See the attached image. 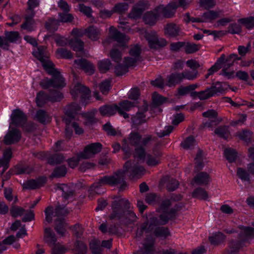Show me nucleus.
I'll list each match as a JSON object with an SVG mask.
<instances>
[{"mask_svg":"<svg viewBox=\"0 0 254 254\" xmlns=\"http://www.w3.org/2000/svg\"><path fill=\"white\" fill-rule=\"evenodd\" d=\"M237 175L242 181L249 182V175L245 169L238 168L237 171Z\"/></svg>","mask_w":254,"mask_h":254,"instance_id":"338daca9","label":"nucleus"},{"mask_svg":"<svg viewBox=\"0 0 254 254\" xmlns=\"http://www.w3.org/2000/svg\"><path fill=\"white\" fill-rule=\"evenodd\" d=\"M69 45L73 50L76 52H82L84 43L78 39H73L69 42Z\"/></svg>","mask_w":254,"mask_h":254,"instance_id":"37998d69","label":"nucleus"},{"mask_svg":"<svg viewBox=\"0 0 254 254\" xmlns=\"http://www.w3.org/2000/svg\"><path fill=\"white\" fill-rule=\"evenodd\" d=\"M21 137V133L19 130L16 128H12L5 135L4 142L7 145L13 144L18 142Z\"/></svg>","mask_w":254,"mask_h":254,"instance_id":"f3484780","label":"nucleus"},{"mask_svg":"<svg viewBox=\"0 0 254 254\" xmlns=\"http://www.w3.org/2000/svg\"><path fill=\"white\" fill-rule=\"evenodd\" d=\"M145 171L144 167L135 159L127 161L125 164L123 170H119L112 175L101 178L90 187L89 191L99 194L101 192L98 191V189L106 185L111 186L119 185V190H123L127 187L125 181L126 173H128L131 178H138L143 175Z\"/></svg>","mask_w":254,"mask_h":254,"instance_id":"f257e3e1","label":"nucleus"},{"mask_svg":"<svg viewBox=\"0 0 254 254\" xmlns=\"http://www.w3.org/2000/svg\"><path fill=\"white\" fill-rule=\"evenodd\" d=\"M154 235L161 239H165L167 237L170 235V233L168 228L160 227L156 228L154 232Z\"/></svg>","mask_w":254,"mask_h":254,"instance_id":"f704fd0d","label":"nucleus"},{"mask_svg":"<svg viewBox=\"0 0 254 254\" xmlns=\"http://www.w3.org/2000/svg\"><path fill=\"white\" fill-rule=\"evenodd\" d=\"M242 242L231 241L229 244V249L224 252V254H237L242 247Z\"/></svg>","mask_w":254,"mask_h":254,"instance_id":"473e14b6","label":"nucleus"},{"mask_svg":"<svg viewBox=\"0 0 254 254\" xmlns=\"http://www.w3.org/2000/svg\"><path fill=\"white\" fill-rule=\"evenodd\" d=\"M179 27L174 23H169L164 28L165 34L171 37L179 35Z\"/></svg>","mask_w":254,"mask_h":254,"instance_id":"c85d7f7f","label":"nucleus"},{"mask_svg":"<svg viewBox=\"0 0 254 254\" xmlns=\"http://www.w3.org/2000/svg\"><path fill=\"white\" fill-rule=\"evenodd\" d=\"M22 29L28 31H32L35 29V22L32 17H27L25 22L21 25Z\"/></svg>","mask_w":254,"mask_h":254,"instance_id":"a18cd8bd","label":"nucleus"},{"mask_svg":"<svg viewBox=\"0 0 254 254\" xmlns=\"http://www.w3.org/2000/svg\"><path fill=\"white\" fill-rule=\"evenodd\" d=\"M71 94L75 98L78 95H80L82 98L81 101L83 102V99H89L90 90L89 89L81 84V83H77L74 87L71 89Z\"/></svg>","mask_w":254,"mask_h":254,"instance_id":"2eb2a0df","label":"nucleus"},{"mask_svg":"<svg viewBox=\"0 0 254 254\" xmlns=\"http://www.w3.org/2000/svg\"><path fill=\"white\" fill-rule=\"evenodd\" d=\"M128 9V4L126 2H121L116 4L112 10L102 9L100 13L102 15L111 16L114 13L123 14Z\"/></svg>","mask_w":254,"mask_h":254,"instance_id":"ddd939ff","label":"nucleus"},{"mask_svg":"<svg viewBox=\"0 0 254 254\" xmlns=\"http://www.w3.org/2000/svg\"><path fill=\"white\" fill-rule=\"evenodd\" d=\"M58 5L65 13L64 16H72L70 14H67L70 10V7L65 1L60 0L58 3Z\"/></svg>","mask_w":254,"mask_h":254,"instance_id":"69168bd1","label":"nucleus"},{"mask_svg":"<svg viewBox=\"0 0 254 254\" xmlns=\"http://www.w3.org/2000/svg\"><path fill=\"white\" fill-rule=\"evenodd\" d=\"M203 116L208 118V121L206 122L204 125L205 127H211L218 125L221 121V119L217 118V113L213 110H210L203 113Z\"/></svg>","mask_w":254,"mask_h":254,"instance_id":"dca6fc26","label":"nucleus"},{"mask_svg":"<svg viewBox=\"0 0 254 254\" xmlns=\"http://www.w3.org/2000/svg\"><path fill=\"white\" fill-rule=\"evenodd\" d=\"M254 226V222L253 223ZM254 236V228L243 227L240 234V237L242 239L247 240L249 237Z\"/></svg>","mask_w":254,"mask_h":254,"instance_id":"4c0bfd02","label":"nucleus"},{"mask_svg":"<svg viewBox=\"0 0 254 254\" xmlns=\"http://www.w3.org/2000/svg\"><path fill=\"white\" fill-rule=\"evenodd\" d=\"M35 117L39 122L43 124L50 122L51 120L49 115L43 110L37 111Z\"/></svg>","mask_w":254,"mask_h":254,"instance_id":"e433bc0d","label":"nucleus"},{"mask_svg":"<svg viewBox=\"0 0 254 254\" xmlns=\"http://www.w3.org/2000/svg\"><path fill=\"white\" fill-rule=\"evenodd\" d=\"M110 57L113 61L119 63L122 60V54L118 49L113 48L110 51Z\"/></svg>","mask_w":254,"mask_h":254,"instance_id":"4d7b16f0","label":"nucleus"},{"mask_svg":"<svg viewBox=\"0 0 254 254\" xmlns=\"http://www.w3.org/2000/svg\"><path fill=\"white\" fill-rule=\"evenodd\" d=\"M46 182L45 177H41L36 180H31L27 181L23 185L25 189H36L42 187Z\"/></svg>","mask_w":254,"mask_h":254,"instance_id":"4be33fe9","label":"nucleus"},{"mask_svg":"<svg viewBox=\"0 0 254 254\" xmlns=\"http://www.w3.org/2000/svg\"><path fill=\"white\" fill-rule=\"evenodd\" d=\"M132 121L134 124L139 125L146 122L145 116L143 113H137L132 118Z\"/></svg>","mask_w":254,"mask_h":254,"instance_id":"0e129e2a","label":"nucleus"},{"mask_svg":"<svg viewBox=\"0 0 254 254\" xmlns=\"http://www.w3.org/2000/svg\"><path fill=\"white\" fill-rule=\"evenodd\" d=\"M57 189L62 191V196L65 199H67L74 195V190L71 187L67 185H58L57 187Z\"/></svg>","mask_w":254,"mask_h":254,"instance_id":"c756f323","label":"nucleus"},{"mask_svg":"<svg viewBox=\"0 0 254 254\" xmlns=\"http://www.w3.org/2000/svg\"><path fill=\"white\" fill-rule=\"evenodd\" d=\"M102 145L98 142L91 143L85 147L83 151L79 153V157L88 159L101 151Z\"/></svg>","mask_w":254,"mask_h":254,"instance_id":"9b49d317","label":"nucleus"},{"mask_svg":"<svg viewBox=\"0 0 254 254\" xmlns=\"http://www.w3.org/2000/svg\"><path fill=\"white\" fill-rule=\"evenodd\" d=\"M155 238L152 236L147 235L143 244V254H154Z\"/></svg>","mask_w":254,"mask_h":254,"instance_id":"aec40b11","label":"nucleus"},{"mask_svg":"<svg viewBox=\"0 0 254 254\" xmlns=\"http://www.w3.org/2000/svg\"><path fill=\"white\" fill-rule=\"evenodd\" d=\"M110 37L106 39L103 42L104 45L110 43L112 39L117 41L121 47H125L126 44L129 40V38L126 35L118 31L113 26H111L109 29Z\"/></svg>","mask_w":254,"mask_h":254,"instance_id":"6e6552de","label":"nucleus"},{"mask_svg":"<svg viewBox=\"0 0 254 254\" xmlns=\"http://www.w3.org/2000/svg\"><path fill=\"white\" fill-rule=\"evenodd\" d=\"M193 181L198 185H206L210 182V178L207 173L201 172L196 175L193 178Z\"/></svg>","mask_w":254,"mask_h":254,"instance_id":"a878e982","label":"nucleus"},{"mask_svg":"<svg viewBox=\"0 0 254 254\" xmlns=\"http://www.w3.org/2000/svg\"><path fill=\"white\" fill-rule=\"evenodd\" d=\"M181 199L179 196L177 198H171V199H166L162 201L158 209L159 212L162 213L160 216L161 221L156 217H152L149 220L142 224L138 227L136 231L134 239L137 241H140L143 237L144 233L146 234L151 231L154 227L160 224H164L168 221L175 216L177 209L172 207V199L178 200Z\"/></svg>","mask_w":254,"mask_h":254,"instance_id":"f03ea898","label":"nucleus"},{"mask_svg":"<svg viewBox=\"0 0 254 254\" xmlns=\"http://www.w3.org/2000/svg\"><path fill=\"white\" fill-rule=\"evenodd\" d=\"M25 212V210L24 208L15 205L12 206L10 209V214L13 217L21 216Z\"/></svg>","mask_w":254,"mask_h":254,"instance_id":"13d9d810","label":"nucleus"},{"mask_svg":"<svg viewBox=\"0 0 254 254\" xmlns=\"http://www.w3.org/2000/svg\"><path fill=\"white\" fill-rule=\"evenodd\" d=\"M183 80V74L181 72L173 73L167 76L166 85L169 87L174 86Z\"/></svg>","mask_w":254,"mask_h":254,"instance_id":"5701e85b","label":"nucleus"},{"mask_svg":"<svg viewBox=\"0 0 254 254\" xmlns=\"http://www.w3.org/2000/svg\"><path fill=\"white\" fill-rule=\"evenodd\" d=\"M46 50L45 47H40L36 51L33 52V55L41 62L43 67L49 74L55 75V74H57V72L53 69L54 64L49 60Z\"/></svg>","mask_w":254,"mask_h":254,"instance_id":"39448f33","label":"nucleus"},{"mask_svg":"<svg viewBox=\"0 0 254 254\" xmlns=\"http://www.w3.org/2000/svg\"><path fill=\"white\" fill-rule=\"evenodd\" d=\"M28 9L27 10L28 16H33L36 13L34 11V8L39 4V0H28Z\"/></svg>","mask_w":254,"mask_h":254,"instance_id":"603ef678","label":"nucleus"},{"mask_svg":"<svg viewBox=\"0 0 254 254\" xmlns=\"http://www.w3.org/2000/svg\"><path fill=\"white\" fill-rule=\"evenodd\" d=\"M196 144L194 137L189 136L181 143V146L185 149H191Z\"/></svg>","mask_w":254,"mask_h":254,"instance_id":"8fccbe9b","label":"nucleus"},{"mask_svg":"<svg viewBox=\"0 0 254 254\" xmlns=\"http://www.w3.org/2000/svg\"><path fill=\"white\" fill-rule=\"evenodd\" d=\"M80 110V107L77 104L73 103L69 104L64 109L65 114L67 117L64 118H67L71 121L74 118V115L77 113Z\"/></svg>","mask_w":254,"mask_h":254,"instance_id":"b1692460","label":"nucleus"},{"mask_svg":"<svg viewBox=\"0 0 254 254\" xmlns=\"http://www.w3.org/2000/svg\"><path fill=\"white\" fill-rule=\"evenodd\" d=\"M51 248H52V254H64L65 252L64 247L60 243H57Z\"/></svg>","mask_w":254,"mask_h":254,"instance_id":"774afa93","label":"nucleus"},{"mask_svg":"<svg viewBox=\"0 0 254 254\" xmlns=\"http://www.w3.org/2000/svg\"><path fill=\"white\" fill-rule=\"evenodd\" d=\"M184 50L187 54H191L196 52L199 50V47L197 45L194 43H185Z\"/></svg>","mask_w":254,"mask_h":254,"instance_id":"e2e57ef3","label":"nucleus"},{"mask_svg":"<svg viewBox=\"0 0 254 254\" xmlns=\"http://www.w3.org/2000/svg\"><path fill=\"white\" fill-rule=\"evenodd\" d=\"M74 63L88 75H91L95 71V67L93 64L85 59H79L74 61Z\"/></svg>","mask_w":254,"mask_h":254,"instance_id":"6ab92c4d","label":"nucleus"},{"mask_svg":"<svg viewBox=\"0 0 254 254\" xmlns=\"http://www.w3.org/2000/svg\"><path fill=\"white\" fill-rule=\"evenodd\" d=\"M5 36L7 39L8 42L11 43H16L20 39L19 34L17 31H6L5 32Z\"/></svg>","mask_w":254,"mask_h":254,"instance_id":"09e8293b","label":"nucleus"},{"mask_svg":"<svg viewBox=\"0 0 254 254\" xmlns=\"http://www.w3.org/2000/svg\"><path fill=\"white\" fill-rule=\"evenodd\" d=\"M89 246L93 254H101L102 250L100 247V241L94 239L90 241Z\"/></svg>","mask_w":254,"mask_h":254,"instance_id":"a19ab883","label":"nucleus"},{"mask_svg":"<svg viewBox=\"0 0 254 254\" xmlns=\"http://www.w3.org/2000/svg\"><path fill=\"white\" fill-rule=\"evenodd\" d=\"M193 197L205 200L208 198L207 192L202 188H198L195 189L192 194Z\"/></svg>","mask_w":254,"mask_h":254,"instance_id":"864d4df0","label":"nucleus"},{"mask_svg":"<svg viewBox=\"0 0 254 254\" xmlns=\"http://www.w3.org/2000/svg\"><path fill=\"white\" fill-rule=\"evenodd\" d=\"M225 239V235L220 232L213 233L212 236L209 237L211 244L214 245H218L223 242Z\"/></svg>","mask_w":254,"mask_h":254,"instance_id":"72a5a7b5","label":"nucleus"},{"mask_svg":"<svg viewBox=\"0 0 254 254\" xmlns=\"http://www.w3.org/2000/svg\"><path fill=\"white\" fill-rule=\"evenodd\" d=\"M149 47L152 49H158L166 46V40L162 38H159L156 32L154 31L145 34Z\"/></svg>","mask_w":254,"mask_h":254,"instance_id":"1a4fd4ad","label":"nucleus"},{"mask_svg":"<svg viewBox=\"0 0 254 254\" xmlns=\"http://www.w3.org/2000/svg\"><path fill=\"white\" fill-rule=\"evenodd\" d=\"M99 112L102 116H111L118 112V106L117 105H106L100 108Z\"/></svg>","mask_w":254,"mask_h":254,"instance_id":"bb28decb","label":"nucleus"},{"mask_svg":"<svg viewBox=\"0 0 254 254\" xmlns=\"http://www.w3.org/2000/svg\"><path fill=\"white\" fill-rule=\"evenodd\" d=\"M130 204L126 199L115 201L112 204L113 212L110 216L111 219L120 220L126 224L136 221V216L132 210L129 209Z\"/></svg>","mask_w":254,"mask_h":254,"instance_id":"7ed1b4c3","label":"nucleus"},{"mask_svg":"<svg viewBox=\"0 0 254 254\" xmlns=\"http://www.w3.org/2000/svg\"><path fill=\"white\" fill-rule=\"evenodd\" d=\"M65 223L63 218H59L56 220L55 229L57 233L61 236H64L65 233Z\"/></svg>","mask_w":254,"mask_h":254,"instance_id":"58836bf2","label":"nucleus"},{"mask_svg":"<svg viewBox=\"0 0 254 254\" xmlns=\"http://www.w3.org/2000/svg\"><path fill=\"white\" fill-rule=\"evenodd\" d=\"M44 241L51 247L57 244L56 235L50 228L45 229Z\"/></svg>","mask_w":254,"mask_h":254,"instance_id":"cd10ccee","label":"nucleus"},{"mask_svg":"<svg viewBox=\"0 0 254 254\" xmlns=\"http://www.w3.org/2000/svg\"><path fill=\"white\" fill-rule=\"evenodd\" d=\"M181 73L183 74V80H193L198 76V72L197 70H192L191 71L186 70Z\"/></svg>","mask_w":254,"mask_h":254,"instance_id":"79ce46f5","label":"nucleus"},{"mask_svg":"<svg viewBox=\"0 0 254 254\" xmlns=\"http://www.w3.org/2000/svg\"><path fill=\"white\" fill-rule=\"evenodd\" d=\"M146 155L145 149L142 146H139L135 148L134 154L135 158H137L140 160L144 161Z\"/></svg>","mask_w":254,"mask_h":254,"instance_id":"6e6d98bb","label":"nucleus"},{"mask_svg":"<svg viewBox=\"0 0 254 254\" xmlns=\"http://www.w3.org/2000/svg\"><path fill=\"white\" fill-rule=\"evenodd\" d=\"M134 102H130L128 100H125L119 104V107L118 106V112L124 118H128V115L125 111H128L130 109L135 106Z\"/></svg>","mask_w":254,"mask_h":254,"instance_id":"412c9836","label":"nucleus"},{"mask_svg":"<svg viewBox=\"0 0 254 254\" xmlns=\"http://www.w3.org/2000/svg\"><path fill=\"white\" fill-rule=\"evenodd\" d=\"M214 133L219 137L227 139L230 136V131L228 126H220L215 129Z\"/></svg>","mask_w":254,"mask_h":254,"instance_id":"c9c22d12","label":"nucleus"},{"mask_svg":"<svg viewBox=\"0 0 254 254\" xmlns=\"http://www.w3.org/2000/svg\"><path fill=\"white\" fill-rule=\"evenodd\" d=\"M225 60V56L224 54L218 59L216 63L212 66L208 70V73L205 75V78H207L209 76L212 75L214 72L217 71L221 68V64H223Z\"/></svg>","mask_w":254,"mask_h":254,"instance_id":"2f4dec72","label":"nucleus"},{"mask_svg":"<svg viewBox=\"0 0 254 254\" xmlns=\"http://www.w3.org/2000/svg\"><path fill=\"white\" fill-rule=\"evenodd\" d=\"M53 69L55 70L57 74L55 75L50 74L53 76V79H49L48 78H45L40 82V85L42 88L44 89L49 88L51 87L61 88L65 86V82L64 79L60 74V72L53 67Z\"/></svg>","mask_w":254,"mask_h":254,"instance_id":"423d86ee","label":"nucleus"},{"mask_svg":"<svg viewBox=\"0 0 254 254\" xmlns=\"http://www.w3.org/2000/svg\"><path fill=\"white\" fill-rule=\"evenodd\" d=\"M57 56L58 58L71 59L72 57L71 52L65 49H58L56 51Z\"/></svg>","mask_w":254,"mask_h":254,"instance_id":"052dcab7","label":"nucleus"},{"mask_svg":"<svg viewBox=\"0 0 254 254\" xmlns=\"http://www.w3.org/2000/svg\"><path fill=\"white\" fill-rule=\"evenodd\" d=\"M12 157V152L10 148L4 150L3 156L0 157V167H3V173L9 167V162Z\"/></svg>","mask_w":254,"mask_h":254,"instance_id":"393cba45","label":"nucleus"},{"mask_svg":"<svg viewBox=\"0 0 254 254\" xmlns=\"http://www.w3.org/2000/svg\"><path fill=\"white\" fill-rule=\"evenodd\" d=\"M224 155L229 162H233L237 157V153L235 150L229 148L225 149Z\"/></svg>","mask_w":254,"mask_h":254,"instance_id":"c03bdc74","label":"nucleus"},{"mask_svg":"<svg viewBox=\"0 0 254 254\" xmlns=\"http://www.w3.org/2000/svg\"><path fill=\"white\" fill-rule=\"evenodd\" d=\"M149 4L148 1L140 0L132 6L128 16H141L143 12L149 8Z\"/></svg>","mask_w":254,"mask_h":254,"instance_id":"a211bd4d","label":"nucleus"},{"mask_svg":"<svg viewBox=\"0 0 254 254\" xmlns=\"http://www.w3.org/2000/svg\"><path fill=\"white\" fill-rule=\"evenodd\" d=\"M98 68L102 73L107 72L111 67L112 64L109 59L99 61L98 63Z\"/></svg>","mask_w":254,"mask_h":254,"instance_id":"ea45409f","label":"nucleus"},{"mask_svg":"<svg viewBox=\"0 0 254 254\" xmlns=\"http://www.w3.org/2000/svg\"><path fill=\"white\" fill-rule=\"evenodd\" d=\"M49 100V96L46 95L44 92H39L36 97V103L38 106H43Z\"/></svg>","mask_w":254,"mask_h":254,"instance_id":"de8ad7c7","label":"nucleus"},{"mask_svg":"<svg viewBox=\"0 0 254 254\" xmlns=\"http://www.w3.org/2000/svg\"><path fill=\"white\" fill-rule=\"evenodd\" d=\"M239 22L248 29L254 27V17H246L240 19Z\"/></svg>","mask_w":254,"mask_h":254,"instance_id":"5fc2aeb1","label":"nucleus"},{"mask_svg":"<svg viewBox=\"0 0 254 254\" xmlns=\"http://www.w3.org/2000/svg\"><path fill=\"white\" fill-rule=\"evenodd\" d=\"M224 91L222 83L216 82L207 88L205 90L199 92H190L192 97H197L201 100H206L213 96L222 93Z\"/></svg>","mask_w":254,"mask_h":254,"instance_id":"20e7f679","label":"nucleus"},{"mask_svg":"<svg viewBox=\"0 0 254 254\" xmlns=\"http://www.w3.org/2000/svg\"><path fill=\"white\" fill-rule=\"evenodd\" d=\"M160 143H157L152 149V154H147L145 161L146 164L151 167L155 166L160 163V158L162 153L159 149Z\"/></svg>","mask_w":254,"mask_h":254,"instance_id":"f8f14e48","label":"nucleus"},{"mask_svg":"<svg viewBox=\"0 0 254 254\" xmlns=\"http://www.w3.org/2000/svg\"><path fill=\"white\" fill-rule=\"evenodd\" d=\"M66 172V167L61 166L56 168L51 176L52 178H60L64 176Z\"/></svg>","mask_w":254,"mask_h":254,"instance_id":"3c124183","label":"nucleus"},{"mask_svg":"<svg viewBox=\"0 0 254 254\" xmlns=\"http://www.w3.org/2000/svg\"><path fill=\"white\" fill-rule=\"evenodd\" d=\"M85 34L92 41L97 40L99 38L100 31L94 26H90L85 30Z\"/></svg>","mask_w":254,"mask_h":254,"instance_id":"7c9ffc66","label":"nucleus"},{"mask_svg":"<svg viewBox=\"0 0 254 254\" xmlns=\"http://www.w3.org/2000/svg\"><path fill=\"white\" fill-rule=\"evenodd\" d=\"M160 17H127L119 19V27L123 30H129L130 26L128 25L130 20L135 19V18H142L143 21L146 24L150 26L154 25L158 20H160Z\"/></svg>","mask_w":254,"mask_h":254,"instance_id":"0eeeda50","label":"nucleus"},{"mask_svg":"<svg viewBox=\"0 0 254 254\" xmlns=\"http://www.w3.org/2000/svg\"><path fill=\"white\" fill-rule=\"evenodd\" d=\"M60 24L59 19L50 18L48 22L46 23V27L50 30L55 31L58 29V26Z\"/></svg>","mask_w":254,"mask_h":254,"instance_id":"bf43d9fd","label":"nucleus"},{"mask_svg":"<svg viewBox=\"0 0 254 254\" xmlns=\"http://www.w3.org/2000/svg\"><path fill=\"white\" fill-rule=\"evenodd\" d=\"M141 135L138 132H131L127 139H124L123 144V150L126 154H129L130 150L129 145L136 147L141 145Z\"/></svg>","mask_w":254,"mask_h":254,"instance_id":"9d476101","label":"nucleus"},{"mask_svg":"<svg viewBox=\"0 0 254 254\" xmlns=\"http://www.w3.org/2000/svg\"><path fill=\"white\" fill-rule=\"evenodd\" d=\"M10 119L11 120L10 124L16 126H21L26 123L27 116L21 110L16 109L12 111Z\"/></svg>","mask_w":254,"mask_h":254,"instance_id":"4468645a","label":"nucleus"},{"mask_svg":"<svg viewBox=\"0 0 254 254\" xmlns=\"http://www.w3.org/2000/svg\"><path fill=\"white\" fill-rule=\"evenodd\" d=\"M99 89L101 92L104 94H107L111 87V81L109 79H106L103 81L99 85Z\"/></svg>","mask_w":254,"mask_h":254,"instance_id":"680f3d73","label":"nucleus"},{"mask_svg":"<svg viewBox=\"0 0 254 254\" xmlns=\"http://www.w3.org/2000/svg\"><path fill=\"white\" fill-rule=\"evenodd\" d=\"M15 240V237L13 235H10L0 242V254L6 250L7 247L5 245H11Z\"/></svg>","mask_w":254,"mask_h":254,"instance_id":"49530a36","label":"nucleus"}]
</instances>
